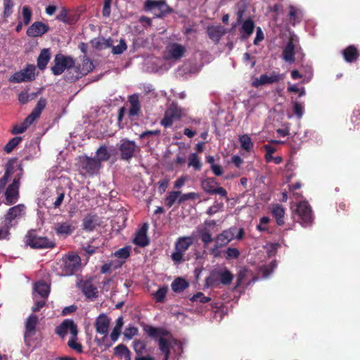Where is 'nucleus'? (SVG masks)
Returning a JSON list of instances; mask_svg holds the SVG:
<instances>
[{"mask_svg": "<svg viewBox=\"0 0 360 360\" xmlns=\"http://www.w3.org/2000/svg\"><path fill=\"white\" fill-rule=\"evenodd\" d=\"M147 333L150 336L158 339L159 348L165 354L164 360L169 359L170 347H172L173 345H177L181 349L180 344L164 329L150 327L147 330Z\"/></svg>", "mask_w": 360, "mask_h": 360, "instance_id": "obj_1", "label": "nucleus"}, {"mask_svg": "<svg viewBox=\"0 0 360 360\" xmlns=\"http://www.w3.org/2000/svg\"><path fill=\"white\" fill-rule=\"evenodd\" d=\"M233 278V274L226 267L213 270L205 280L206 287H218L221 283L229 285Z\"/></svg>", "mask_w": 360, "mask_h": 360, "instance_id": "obj_2", "label": "nucleus"}, {"mask_svg": "<svg viewBox=\"0 0 360 360\" xmlns=\"http://www.w3.org/2000/svg\"><path fill=\"white\" fill-rule=\"evenodd\" d=\"M25 243L32 248H51L55 246V243L46 237L39 236L35 231H29L25 236Z\"/></svg>", "mask_w": 360, "mask_h": 360, "instance_id": "obj_3", "label": "nucleus"}, {"mask_svg": "<svg viewBox=\"0 0 360 360\" xmlns=\"http://www.w3.org/2000/svg\"><path fill=\"white\" fill-rule=\"evenodd\" d=\"M192 236L180 237L175 243L174 252L172 254V259L178 264L183 261V257L186 251L193 243Z\"/></svg>", "mask_w": 360, "mask_h": 360, "instance_id": "obj_4", "label": "nucleus"}, {"mask_svg": "<svg viewBox=\"0 0 360 360\" xmlns=\"http://www.w3.org/2000/svg\"><path fill=\"white\" fill-rule=\"evenodd\" d=\"M185 114L184 111L179 108L176 104L172 103L165 113L161 124L165 127H169L173 122L179 120Z\"/></svg>", "mask_w": 360, "mask_h": 360, "instance_id": "obj_5", "label": "nucleus"}, {"mask_svg": "<svg viewBox=\"0 0 360 360\" xmlns=\"http://www.w3.org/2000/svg\"><path fill=\"white\" fill-rule=\"evenodd\" d=\"M54 65L52 67V72L55 75L62 74L65 69L74 66L75 61L72 57L63 55H56L54 59Z\"/></svg>", "mask_w": 360, "mask_h": 360, "instance_id": "obj_6", "label": "nucleus"}, {"mask_svg": "<svg viewBox=\"0 0 360 360\" xmlns=\"http://www.w3.org/2000/svg\"><path fill=\"white\" fill-rule=\"evenodd\" d=\"M80 257L77 255H70L63 259L61 275L66 276L73 274L79 267Z\"/></svg>", "mask_w": 360, "mask_h": 360, "instance_id": "obj_7", "label": "nucleus"}, {"mask_svg": "<svg viewBox=\"0 0 360 360\" xmlns=\"http://www.w3.org/2000/svg\"><path fill=\"white\" fill-rule=\"evenodd\" d=\"M79 164L82 172L90 175L96 174L101 168L98 160H96L94 158H91L87 156L80 157Z\"/></svg>", "mask_w": 360, "mask_h": 360, "instance_id": "obj_8", "label": "nucleus"}, {"mask_svg": "<svg viewBox=\"0 0 360 360\" xmlns=\"http://www.w3.org/2000/svg\"><path fill=\"white\" fill-rule=\"evenodd\" d=\"M297 213L300 217V223L303 226H310L313 221V216L311 207L306 201H302L297 205Z\"/></svg>", "mask_w": 360, "mask_h": 360, "instance_id": "obj_9", "label": "nucleus"}, {"mask_svg": "<svg viewBox=\"0 0 360 360\" xmlns=\"http://www.w3.org/2000/svg\"><path fill=\"white\" fill-rule=\"evenodd\" d=\"M121 158L123 160H129L139 150V147L135 141L127 139H122L120 145Z\"/></svg>", "mask_w": 360, "mask_h": 360, "instance_id": "obj_10", "label": "nucleus"}, {"mask_svg": "<svg viewBox=\"0 0 360 360\" xmlns=\"http://www.w3.org/2000/svg\"><path fill=\"white\" fill-rule=\"evenodd\" d=\"M26 207L23 204H18V205L11 207L4 217V221L11 227L15 226V220H18L25 215Z\"/></svg>", "mask_w": 360, "mask_h": 360, "instance_id": "obj_11", "label": "nucleus"}, {"mask_svg": "<svg viewBox=\"0 0 360 360\" xmlns=\"http://www.w3.org/2000/svg\"><path fill=\"white\" fill-rule=\"evenodd\" d=\"M145 8L147 11H153V14L158 18L169 11V6L162 0H147Z\"/></svg>", "mask_w": 360, "mask_h": 360, "instance_id": "obj_12", "label": "nucleus"}, {"mask_svg": "<svg viewBox=\"0 0 360 360\" xmlns=\"http://www.w3.org/2000/svg\"><path fill=\"white\" fill-rule=\"evenodd\" d=\"M35 67L27 65L25 69L14 73L9 79L11 82L20 83L32 81L34 79Z\"/></svg>", "mask_w": 360, "mask_h": 360, "instance_id": "obj_13", "label": "nucleus"}, {"mask_svg": "<svg viewBox=\"0 0 360 360\" xmlns=\"http://www.w3.org/2000/svg\"><path fill=\"white\" fill-rule=\"evenodd\" d=\"M186 48L177 43H172L167 45L165 53V58L167 60H178L184 55Z\"/></svg>", "mask_w": 360, "mask_h": 360, "instance_id": "obj_14", "label": "nucleus"}, {"mask_svg": "<svg viewBox=\"0 0 360 360\" xmlns=\"http://www.w3.org/2000/svg\"><path fill=\"white\" fill-rule=\"evenodd\" d=\"M20 179H15L6 191V204L8 205L15 204L19 198Z\"/></svg>", "mask_w": 360, "mask_h": 360, "instance_id": "obj_15", "label": "nucleus"}, {"mask_svg": "<svg viewBox=\"0 0 360 360\" xmlns=\"http://www.w3.org/2000/svg\"><path fill=\"white\" fill-rule=\"evenodd\" d=\"M56 333L61 337H64L68 333H70L74 338L77 336L78 330L73 321L66 319L57 327Z\"/></svg>", "mask_w": 360, "mask_h": 360, "instance_id": "obj_16", "label": "nucleus"}, {"mask_svg": "<svg viewBox=\"0 0 360 360\" xmlns=\"http://www.w3.org/2000/svg\"><path fill=\"white\" fill-rule=\"evenodd\" d=\"M281 79H282V77L275 72H271L270 75L263 74L259 77L255 79L252 85L258 87L262 85L277 82Z\"/></svg>", "mask_w": 360, "mask_h": 360, "instance_id": "obj_17", "label": "nucleus"}, {"mask_svg": "<svg viewBox=\"0 0 360 360\" xmlns=\"http://www.w3.org/2000/svg\"><path fill=\"white\" fill-rule=\"evenodd\" d=\"M110 323V319L108 316L104 314H100L95 321L96 332L99 334L106 336L108 333Z\"/></svg>", "mask_w": 360, "mask_h": 360, "instance_id": "obj_18", "label": "nucleus"}, {"mask_svg": "<svg viewBox=\"0 0 360 360\" xmlns=\"http://www.w3.org/2000/svg\"><path fill=\"white\" fill-rule=\"evenodd\" d=\"M48 31V25L41 22H35L27 29V34L31 37H41Z\"/></svg>", "mask_w": 360, "mask_h": 360, "instance_id": "obj_19", "label": "nucleus"}, {"mask_svg": "<svg viewBox=\"0 0 360 360\" xmlns=\"http://www.w3.org/2000/svg\"><path fill=\"white\" fill-rule=\"evenodd\" d=\"M37 322L38 318L35 315H31L27 318L25 332V340L26 342L34 335Z\"/></svg>", "mask_w": 360, "mask_h": 360, "instance_id": "obj_20", "label": "nucleus"}, {"mask_svg": "<svg viewBox=\"0 0 360 360\" xmlns=\"http://www.w3.org/2000/svg\"><path fill=\"white\" fill-rule=\"evenodd\" d=\"M241 27L239 29L240 39L245 40L252 34L255 24L251 19H247L240 22Z\"/></svg>", "mask_w": 360, "mask_h": 360, "instance_id": "obj_21", "label": "nucleus"}, {"mask_svg": "<svg viewBox=\"0 0 360 360\" xmlns=\"http://www.w3.org/2000/svg\"><path fill=\"white\" fill-rule=\"evenodd\" d=\"M235 228H231L223 231L221 233L218 234L215 238L217 243L224 247L226 246L230 241L235 238Z\"/></svg>", "mask_w": 360, "mask_h": 360, "instance_id": "obj_22", "label": "nucleus"}, {"mask_svg": "<svg viewBox=\"0 0 360 360\" xmlns=\"http://www.w3.org/2000/svg\"><path fill=\"white\" fill-rule=\"evenodd\" d=\"M226 30L223 26L212 25L207 27V34L214 42L218 43Z\"/></svg>", "mask_w": 360, "mask_h": 360, "instance_id": "obj_23", "label": "nucleus"}, {"mask_svg": "<svg viewBox=\"0 0 360 360\" xmlns=\"http://www.w3.org/2000/svg\"><path fill=\"white\" fill-rule=\"evenodd\" d=\"M148 225L144 224L141 229L137 232L134 238V243L141 247L146 246L148 243V238L147 237Z\"/></svg>", "mask_w": 360, "mask_h": 360, "instance_id": "obj_24", "label": "nucleus"}, {"mask_svg": "<svg viewBox=\"0 0 360 360\" xmlns=\"http://www.w3.org/2000/svg\"><path fill=\"white\" fill-rule=\"evenodd\" d=\"M94 68V66L92 61L87 57L83 56L82 63L77 65L76 69L77 72L81 75H86L93 70Z\"/></svg>", "mask_w": 360, "mask_h": 360, "instance_id": "obj_25", "label": "nucleus"}, {"mask_svg": "<svg viewBox=\"0 0 360 360\" xmlns=\"http://www.w3.org/2000/svg\"><path fill=\"white\" fill-rule=\"evenodd\" d=\"M50 291L49 285L44 281H39L35 283L34 287L33 295L38 294L42 299H45L48 297Z\"/></svg>", "mask_w": 360, "mask_h": 360, "instance_id": "obj_26", "label": "nucleus"}, {"mask_svg": "<svg viewBox=\"0 0 360 360\" xmlns=\"http://www.w3.org/2000/svg\"><path fill=\"white\" fill-rule=\"evenodd\" d=\"M295 45L292 40H290L285 47L283 51V58L289 63H293L295 60Z\"/></svg>", "mask_w": 360, "mask_h": 360, "instance_id": "obj_27", "label": "nucleus"}, {"mask_svg": "<svg viewBox=\"0 0 360 360\" xmlns=\"http://www.w3.org/2000/svg\"><path fill=\"white\" fill-rule=\"evenodd\" d=\"M129 102L130 104L129 115H138L140 112V103L139 100V96L136 94L130 96L129 98Z\"/></svg>", "mask_w": 360, "mask_h": 360, "instance_id": "obj_28", "label": "nucleus"}, {"mask_svg": "<svg viewBox=\"0 0 360 360\" xmlns=\"http://www.w3.org/2000/svg\"><path fill=\"white\" fill-rule=\"evenodd\" d=\"M98 224V217L95 215H87L83 221L84 229L91 231Z\"/></svg>", "mask_w": 360, "mask_h": 360, "instance_id": "obj_29", "label": "nucleus"}, {"mask_svg": "<svg viewBox=\"0 0 360 360\" xmlns=\"http://www.w3.org/2000/svg\"><path fill=\"white\" fill-rule=\"evenodd\" d=\"M238 140L240 143V147L243 150L247 152H250L252 150L254 143L248 134L239 136Z\"/></svg>", "mask_w": 360, "mask_h": 360, "instance_id": "obj_30", "label": "nucleus"}, {"mask_svg": "<svg viewBox=\"0 0 360 360\" xmlns=\"http://www.w3.org/2000/svg\"><path fill=\"white\" fill-rule=\"evenodd\" d=\"M217 184V181L214 178H207L201 182L202 189L209 194H212Z\"/></svg>", "mask_w": 360, "mask_h": 360, "instance_id": "obj_31", "label": "nucleus"}, {"mask_svg": "<svg viewBox=\"0 0 360 360\" xmlns=\"http://www.w3.org/2000/svg\"><path fill=\"white\" fill-rule=\"evenodd\" d=\"M271 212L276 217L278 225H281L284 223L283 217L285 214V210L281 205L278 204L274 205L271 207Z\"/></svg>", "mask_w": 360, "mask_h": 360, "instance_id": "obj_32", "label": "nucleus"}, {"mask_svg": "<svg viewBox=\"0 0 360 360\" xmlns=\"http://www.w3.org/2000/svg\"><path fill=\"white\" fill-rule=\"evenodd\" d=\"M50 60V53L48 49H43L37 59V65L39 69L43 70L46 68Z\"/></svg>", "mask_w": 360, "mask_h": 360, "instance_id": "obj_33", "label": "nucleus"}, {"mask_svg": "<svg viewBox=\"0 0 360 360\" xmlns=\"http://www.w3.org/2000/svg\"><path fill=\"white\" fill-rule=\"evenodd\" d=\"M73 230L74 227L68 222L59 224L56 229V233L58 235L64 236L71 234Z\"/></svg>", "mask_w": 360, "mask_h": 360, "instance_id": "obj_34", "label": "nucleus"}, {"mask_svg": "<svg viewBox=\"0 0 360 360\" xmlns=\"http://www.w3.org/2000/svg\"><path fill=\"white\" fill-rule=\"evenodd\" d=\"M188 285V283L181 278H176L171 285L172 290L176 292H182Z\"/></svg>", "mask_w": 360, "mask_h": 360, "instance_id": "obj_35", "label": "nucleus"}, {"mask_svg": "<svg viewBox=\"0 0 360 360\" xmlns=\"http://www.w3.org/2000/svg\"><path fill=\"white\" fill-rule=\"evenodd\" d=\"M181 196V193L180 191L169 192L165 200L166 206L171 207L176 202H179V200Z\"/></svg>", "mask_w": 360, "mask_h": 360, "instance_id": "obj_36", "label": "nucleus"}, {"mask_svg": "<svg viewBox=\"0 0 360 360\" xmlns=\"http://www.w3.org/2000/svg\"><path fill=\"white\" fill-rule=\"evenodd\" d=\"M345 60L347 62H352L358 57V53L355 47L350 46L343 51Z\"/></svg>", "mask_w": 360, "mask_h": 360, "instance_id": "obj_37", "label": "nucleus"}, {"mask_svg": "<svg viewBox=\"0 0 360 360\" xmlns=\"http://www.w3.org/2000/svg\"><path fill=\"white\" fill-rule=\"evenodd\" d=\"M188 166L194 168L195 170L199 171L201 169L202 163L196 153H191L188 158Z\"/></svg>", "mask_w": 360, "mask_h": 360, "instance_id": "obj_38", "label": "nucleus"}, {"mask_svg": "<svg viewBox=\"0 0 360 360\" xmlns=\"http://www.w3.org/2000/svg\"><path fill=\"white\" fill-rule=\"evenodd\" d=\"M217 223L214 220L205 221L202 226L198 229V233H212V230L216 226Z\"/></svg>", "mask_w": 360, "mask_h": 360, "instance_id": "obj_39", "label": "nucleus"}, {"mask_svg": "<svg viewBox=\"0 0 360 360\" xmlns=\"http://www.w3.org/2000/svg\"><path fill=\"white\" fill-rule=\"evenodd\" d=\"M110 158V153L105 146H101L96 151V155L94 158L99 161V163L102 161H106Z\"/></svg>", "mask_w": 360, "mask_h": 360, "instance_id": "obj_40", "label": "nucleus"}, {"mask_svg": "<svg viewBox=\"0 0 360 360\" xmlns=\"http://www.w3.org/2000/svg\"><path fill=\"white\" fill-rule=\"evenodd\" d=\"M277 264L276 261L271 262L269 266H264L259 269V274L262 275V278H267L276 267Z\"/></svg>", "mask_w": 360, "mask_h": 360, "instance_id": "obj_41", "label": "nucleus"}, {"mask_svg": "<svg viewBox=\"0 0 360 360\" xmlns=\"http://www.w3.org/2000/svg\"><path fill=\"white\" fill-rule=\"evenodd\" d=\"M32 14V11L27 6H24L22 8L21 16L20 18H22V22L25 25H27L30 22Z\"/></svg>", "mask_w": 360, "mask_h": 360, "instance_id": "obj_42", "label": "nucleus"}, {"mask_svg": "<svg viewBox=\"0 0 360 360\" xmlns=\"http://www.w3.org/2000/svg\"><path fill=\"white\" fill-rule=\"evenodd\" d=\"M290 16L291 20L293 21V25H295L300 20L302 16V12L300 9L291 6L290 7Z\"/></svg>", "mask_w": 360, "mask_h": 360, "instance_id": "obj_43", "label": "nucleus"}, {"mask_svg": "<svg viewBox=\"0 0 360 360\" xmlns=\"http://www.w3.org/2000/svg\"><path fill=\"white\" fill-rule=\"evenodd\" d=\"M11 228L10 225L4 221L2 226H0V240H5L9 238L10 229Z\"/></svg>", "mask_w": 360, "mask_h": 360, "instance_id": "obj_44", "label": "nucleus"}, {"mask_svg": "<svg viewBox=\"0 0 360 360\" xmlns=\"http://www.w3.org/2000/svg\"><path fill=\"white\" fill-rule=\"evenodd\" d=\"M14 4L13 0H4V17L8 18L13 13Z\"/></svg>", "mask_w": 360, "mask_h": 360, "instance_id": "obj_45", "label": "nucleus"}, {"mask_svg": "<svg viewBox=\"0 0 360 360\" xmlns=\"http://www.w3.org/2000/svg\"><path fill=\"white\" fill-rule=\"evenodd\" d=\"M83 292L88 298H93L97 292L96 288L89 283H86L83 286Z\"/></svg>", "mask_w": 360, "mask_h": 360, "instance_id": "obj_46", "label": "nucleus"}, {"mask_svg": "<svg viewBox=\"0 0 360 360\" xmlns=\"http://www.w3.org/2000/svg\"><path fill=\"white\" fill-rule=\"evenodd\" d=\"M134 349L136 354V356H140L146 349V345L141 340H135L133 344Z\"/></svg>", "mask_w": 360, "mask_h": 360, "instance_id": "obj_47", "label": "nucleus"}, {"mask_svg": "<svg viewBox=\"0 0 360 360\" xmlns=\"http://www.w3.org/2000/svg\"><path fill=\"white\" fill-rule=\"evenodd\" d=\"M21 141L20 137H15L12 139L6 146L4 150L6 153H11L16 146H18Z\"/></svg>", "mask_w": 360, "mask_h": 360, "instance_id": "obj_48", "label": "nucleus"}, {"mask_svg": "<svg viewBox=\"0 0 360 360\" xmlns=\"http://www.w3.org/2000/svg\"><path fill=\"white\" fill-rule=\"evenodd\" d=\"M68 344L71 349L75 350L78 353L82 352V346L80 343L77 342V337L73 338V336H71Z\"/></svg>", "mask_w": 360, "mask_h": 360, "instance_id": "obj_49", "label": "nucleus"}, {"mask_svg": "<svg viewBox=\"0 0 360 360\" xmlns=\"http://www.w3.org/2000/svg\"><path fill=\"white\" fill-rule=\"evenodd\" d=\"M224 208L223 202H216L212 206L210 207L206 213L209 215H213L220 211H222Z\"/></svg>", "mask_w": 360, "mask_h": 360, "instance_id": "obj_50", "label": "nucleus"}, {"mask_svg": "<svg viewBox=\"0 0 360 360\" xmlns=\"http://www.w3.org/2000/svg\"><path fill=\"white\" fill-rule=\"evenodd\" d=\"M123 264V262H118L117 264H114L113 262L104 264L101 267V273L105 274L110 272L112 269L120 267Z\"/></svg>", "mask_w": 360, "mask_h": 360, "instance_id": "obj_51", "label": "nucleus"}, {"mask_svg": "<svg viewBox=\"0 0 360 360\" xmlns=\"http://www.w3.org/2000/svg\"><path fill=\"white\" fill-rule=\"evenodd\" d=\"M115 256L124 261L129 256V248L127 247L122 248L115 252Z\"/></svg>", "mask_w": 360, "mask_h": 360, "instance_id": "obj_52", "label": "nucleus"}, {"mask_svg": "<svg viewBox=\"0 0 360 360\" xmlns=\"http://www.w3.org/2000/svg\"><path fill=\"white\" fill-rule=\"evenodd\" d=\"M294 113L298 118H301L304 114V105L297 101L292 102Z\"/></svg>", "mask_w": 360, "mask_h": 360, "instance_id": "obj_53", "label": "nucleus"}, {"mask_svg": "<svg viewBox=\"0 0 360 360\" xmlns=\"http://www.w3.org/2000/svg\"><path fill=\"white\" fill-rule=\"evenodd\" d=\"M200 198V194L198 193L191 192L186 194L181 195L179 198V203H181L183 202L189 200H195L196 198Z\"/></svg>", "mask_w": 360, "mask_h": 360, "instance_id": "obj_54", "label": "nucleus"}, {"mask_svg": "<svg viewBox=\"0 0 360 360\" xmlns=\"http://www.w3.org/2000/svg\"><path fill=\"white\" fill-rule=\"evenodd\" d=\"M127 49V44L124 39H120L119 44L112 47L114 54H121Z\"/></svg>", "mask_w": 360, "mask_h": 360, "instance_id": "obj_55", "label": "nucleus"}, {"mask_svg": "<svg viewBox=\"0 0 360 360\" xmlns=\"http://www.w3.org/2000/svg\"><path fill=\"white\" fill-rule=\"evenodd\" d=\"M224 246L219 244L217 240H214V245L210 248L209 252L214 257H219L221 255L220 248Z\"/></svg>", "mask_w": 360, "mask_h": 360, "instance_id": "obj_56", "label": "nucleus"}, {"mask_svg": "<svg viewBox=\"0 0 360 360\" xmlns=\"http://www.w3.org/2000/svg\"><path fill=\"white\" fill-rule=\"evenodd\" d=\"M167 292V287L160 288L154 294L155 299L157 302H162Z\"/></svg>", "mask_w": 360, "mask_h": 360, "instance_id": "obj_57", "label": "nucleus"}, {"mask_svg": "<svg viewBox=\"0 0 360 360\" xmlns=\"http://www.w3.org/2000/svg\"><path fill=\"white\" fill-rule=\"evenodd\" d=\"M191 300L192 302H199L200 303H206L210 300V298L205 296L203 295V293H202V292H198L197 294L194 295L191 298Z\"/></svg>", "mask_w": 360, "mask_h": 360, "instance_id": "obj_58", "label": "nucleus"}, {"mask_svg": "<svg viewBox=\"0 0 360 360\" xmlns=\"http://www.w3.org/2000/svg\"><path fill=\"white\" fill-rule=\"evenodd\" d=\"M239 255H240V252L237 248H229L226 250V258L227 259H236L239 257Z\"/></svg>", "mask_w": 360, "mask_h": 360, "instance_id": "obj_59", "label": "nucleus"}, {"mask_svg": "<svg viewBox=\"0 0 360 360\" xmlns=\"http://www.w3.org/2000/svg\"><path fill=\"white\" fill-rule=\"evenodd\" d=\"M137 332H138V329L136 327H134V326L128 327L125 329V330L124 332V335L126 338L130 340L134 335H136Z\"/></svg>", "mask_w": 360, "mask_h": 360, "instance_id": "obj_60", "label": "nucleus"}, {"mask_svg": "<svg viewBox=\"0 0 360 360\" xmlns=\"http://www.w3.org/2000/svg\"><path fill=\"white\" fill-rule=\"evenodd\" d=\"M198 234L200 237L202 242L204 244V247H207V245L209 243H210L211 242L213 241L212 233L205 234V233H198Z\"/></svg>", "mask_w": 360, "mask_h": 360, "instance_id": "obj_61", "label": "nucleus"}, {"mask_svg": "<svg viewBox=\"0 0 360 360\" xmlns=\"http://www.w3.org/2000/svg\"><path fill=\"white\" fill-rule=\"evenodd\" d=\"M46 105V99L41 98L39 100V101H38L36 107L33 110V111H34L36 112V114L37 113L40 115L43 109L45 108Z\"/></svg>", "mask_w": 360, "mask_h": 360, "instance_id": "obj_62", "label": "nucleus"}, {"mask_svg": "<svg viewBox=\"0 0 360 360\" xmlns=\"http://www.w3.org/2000/svg\"><path fill=\"white\" fill-rule=\"evenodd\" d=\"M28 126L25 124V122L24 121L22 123L19 124H16L12 131L13 134H18L23 133L27 129Z\"/></svg>", "mask_w": 360, "mask_h": 360, "instance_id": "obj_63", "label": "nucleus"}, {"mask_svg": "<svg viewBox=\"0 0 360 360\" xmlns=\"http://www.w3.org/2000/svg\"><path fill=\"white\" fill-rule=\"evenodd\" d=\"M112 0H104V5L103 8V15L105 17H109L110 15L111 9V3Z\"/></svg>", "mask_w": 360, "mask_h": 360, "instance_id": "obj_64", "label": "nucleus"}]
</instances>
